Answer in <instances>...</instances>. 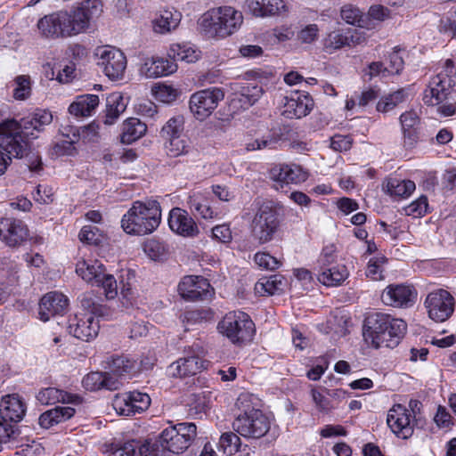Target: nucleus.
<instances>
[{
  "label": "nucleus",
  "mask_w": 456,
  "mask_h": 456,
  "mask_svg": "<svg viewBox=\"0 0 456 456\" xmlns=\"http://www.w3.org/2000/svg\"><path fill=\"white\" fill-rule=\"evenodd\" d=\"M52 122L53 115L45 110H37L20 121L4 120L0 122V147L10 156L24 159L30 171L38 172L42 169V159L31 141L38 138Z\"/></svg>",
  "instance_id": "1"
},
{
  "label": "nucleus",
  "mask_w": 456,
  "mask_h": 456,
  "mask_svg": "<svg viewBox=\"0 0 456 456\" xmlns=\"http://www.w3.org/2000/svg\"><path fill=\"white\" fill-rule=\"evenodd\" d=\"M102 12V2H81L76 8L45 15L38 20L37 28L47 38L71 37L86 32Z\"/></svg>",
  "instance_id": "2"
},
{
  "label": "nucleus",
  "mask_w": 456,
  "mask_h": 456,
  "mask_svg": "<svg viewBox=\"0 0 456 456\" xmlns=\"http://www.w3.org/2000/svg\"><path fill=\"white\" fill-rule=\"evenodd\" d=\"M406 330L407 324L403 320L387 314L373 313L365 319L363 336L366 340L370 339L376 348H394L404 337Z\"/></svg>",
  "instance_id": "3"
},
{
  "label": "nucleus",
  "mask_w": 456,
  "mask_h": 456,
  "mask_svg": "<svg viewBox=\"0 0 456 456\" xmlns=\"http://www.w3.org/2000/svg\"><path fill=\"white\" fill-rule=\"evenodd\" d=\"M242 23V13L232 6L212 8L198 20L200 33L210 38H225L235 33Z\"/></svg>",
  "instance_id": "4"
},
{
  "label": "nucleus",
  "mask_w": 456,
  "mask_h": 456,
  "mask_svg": "<svg viewBox=\"0 0 456 456\" xmlns=\"http://www.w3.org/2000/svg\"><path fill=\"white\" fill-rule=\"evenodd\" d=\"M160 220L161 210L157 201L152 200L148 203L136 201L124 215L121 226L128 234L142 236L150 234L156 230Z\"/></svg>",
  "instance_id": "5"
},
{
  "label": "nucleus",
  "mask_w": 456,
  "mask_h": 456,
  "mask_svg": "<svg viewBox=\"0 0 456 456\" xmlns=\"http://www.w3.org/2000/svg\"><path fill=\"white\" fill-rule=\"evenodd\" d=\"M255 204L256 211L250 225L251 233L259 243H267L279 230V214L273 201L256 200Z\"/></svg>",
  "instance_id": "6"
},
{
  "label": "nucleus",
  "mask_w": 456,
  "mask_h": 456,
  "mask_svg": "<svg viewBox=\"0 0 456 456\" xmlns=\"http://www.w3.org/2000/svg\"><path fill=\"white\" fill-rule=\"evenodd\" d=\"M456 76V69L452 60H446L444 71L435 76L429 82L428 88L424 91L423 102L427 105H438L444 100H448L453 93Z\"/></svg>",
  "instance_id": "7"
},
{
  "label": "nucleus",
  "mask_w": 456,
  "mask_h": 456,
  "mask_svg": "<svg viewBox=\"0 0 456 456\" xmlns=\"http://www.w3.org/2000/svg\"><path fill=\"white\" fill-rule=\"evenodd\" d=\"M222 334L232 343L241 344L252 340L255 324L249 315L243 312H230L218 324Z\"/></svg>",
  "instance_id": "8"
},
{
  "label": "nucleus",
  "mask_w": 456,
  "mask_h": 456,
  "mask_svg": "<svg viewBox=\"0 0 456 456\" xmlns=\"http://www.w3.org/2000/svg\"><path fill=\"white\" fill-rule=\"evenodd\" d=\"M184 355L170 364L168 370L173 377L193 376L207 368L208 362L203 359L206 350L200 342H194L185 348Z\"/></svg>",
  "instance_id": "9"
},
{
  "label": "nucleus",
  "mask_w": 456,
  "mask_h": 456,
  "mask_svg": "<svg viewBox=\"0 0 456 456\" xmlns=\"http://www.w3.org/2000/svg\"><path fill=\"white\" fill-rule=\"evenodd\" d=\"M232 428L246 438L258 439L269 431L270 421L260 410L251 409L234 419Z\"/></svg>",
  "instance_id": "10"
},
{
  "label": "nucleus",
  "mask_w": 456,
  "mask_h": 456,
  "mask_svg": "<svg viewBox=\"0 0 456 456\" xmlns=\"http://www.w3.org/2000/svg\"><path fill=\"white\" fill-rule=\"evenodd\" d=\"M224 98V93L220 88L200 90L191 96L190 110L196 118L203 120L210 116Z\"/></svg>",
  "instance_id": "11"
},
{
  "label": "nucleus",
  "mask_w": 456,
  "mask_h": 456,
  "mask_svg": "<svg viewBox=\"0 0 456 456\" xmlns=\"http://www.w3.org/2000/svg\"><path fill=\"white\" fill-rule=\"evenodd\" d=\"M455 301L453 297L445 289H437L430 292L425 301L428 316L438 322L446 321L454 311Z\"/></svg>",
  "instance_id": "12"
},
{
  "label": "nucleus",
  "mask_w": 456,
  "mask_h": 456,
  "mask_svg": "<svg viewBox=\"0 0 456 456\" xmlns=\"http://www.w3.org/2000/svg\"><path fill=\"white\" fill-rule=\"evenodd\" d=\"M98 65L110 80L121 79L126 68L125 54L115 47H102L97 50Z\"/></svg>",
  "instance_id": "13"
},
{
  "label": "nucleus",
  "mask_w": 456,
  "mask_h": 456,
  "mask_svg": "<svg viewBox=\"0 0 456 456\" xmlns=\"http://www.w3.org/2000/svg\"><path fill=\"white\" fill-rule=\"evenodd\" d=\"M29 232L23 221L13 217L0 218V240L10 248H18L28 240Z\"/></svg>",
  "instance_id": "14"
},
{
  "label": "nucleus",
  "mask_w": 456,
  "mask_h": 456,
  "mask_svg": "<svg viewBox=\"0 0 456 456\" xmlns=\"http://www.w3.org/2000/svg\"><path fill=\"white\" fill-rule=\"evenodd\" d=\"M178 292L187 300H208L214 290L208 281L201 276H185L178 285Z\"/></svg>",
  "instance_id": "15"
},
{
  "label": "nucleus",
  "mask_w": 456,
  "mask_h": 456,
  "mask_svg": "<svg viewBox=\"0 0 456 456\" xmlns=\"http://www.w3.org/2000/svg\"><path fill=\"white\" fill-rule=\"evenodd\" d=\"M68 331L75 338L83 341L94 338L99 332L100 325L92 314L79 313L69 320Z\"/></svg>",
  "instance_id": "16"
},
{
  "label": "nucleus",
  "mask_w": 456,
  "mask_h": 456,
  "mask_svg": "<svg viewBox=\"0 0 456 456\" xmlns=\"http://www.w3.org/2000/svg\"><path fill=\"white\" fill-rule=\"evenodd\" d=\"M391 430L400 438L407 439L413 434V422L408 409L401 404L395 405L389 410L387 419Z\"/></svg>",
  "instance_id": "17"
},
{
  "label": "nucleus",
  "mask_w": 456,
  "mask_h": 456,
  "mask_svg": "<svg viewBox=\"0 0 456 456\" xmlns=\"http://www.w3.org/2000/svg\"><path fill=\"white\" fill-rule=\"evenodd\" d=\"M416 296V290L411 286L392 284L383 290L381 300L387 305L407 307L413 303Z\"/></svg>",
  "instance_id": "18"
},
{
  "label": "nucleus",
  "mask_w": 456,
  "mask_h": 456,
  "mask_svg": "<svg viewBox=\"0 0 456 456\" xmlns=\"http://www.w3.org/2000/svg\"><path fill=\"white\" fill-rule=\"evenodd\" d=\"M69 300L60 292L45 294L39 303V316L43 322H47L55 315L63 314L68 307Z\"/></svg>",
  "instance_id": "19"
},
{
  "label": "nucleus",
  "mask_w": 456,
  "mask_h": 456,
  "mask_svg": "<svg viewBox=\"0 0 456 456\" xmlns=\"http://www.w3.org/2000/svg\"><path fill=\"white\" fill-rule=\"evenodd\" d=\"M284 110L282 114L289 118H301L310 113L314 102L308 94L298 92L292 93L285 97Z\"/></svg>",
  "instance_id": "20"
},
{
  "label": "nucleus",
  "mask_w": 456,
  "mask_h": 456,
  "mask_svg": "<svg viewBox=\"0 0 456 456\" xmlns=\"http://www.w3.org/2000/svg\"><path fill=\"white\" fill-rule=\"evenodd\" d=\"M168 224L170 229L184 237H193L199 233V228L189 214L179 208L170 211Z\"/></svg>",
  "instance_id": "21"
},
{
  "label": "nucleus",
  "mask_w": 456,
  "mask_h": 456,
  "mask_svg": "<svg viewBox=\"0 0 456 456\" xmlns=\"http://www.w3.org/2000/svg\"><path fill=\"white\" fill-rule=\"evenodd\" d=\"M270 178L282 186L284 183L305 182L307 178V174L297 165L279 164L271 168Z\"/></svg>",
  "instance_id": "22"
},
{
  "label": "nucleus",
  "mask_w": 456,
  "mask_h": 456,
  "mask_svg": "<svg viewBox=\"0 0 456 456\" xmlns=\"http://www.w3.org/2000/svg\"><path fill=\"white\" fill-rule=\"evenodd\" d=\"M177 69V65L171 59L151 57L145 60L142 65L141 72L146 77L154 78L167 76Z\"/></svg>",
  "instance_id": "23"
},
{
  "label": "nucleus",
  "mask_w": 456,
  "mask_h": 456,
  "mask_svg": "<svg viewBox=\"0 0 456 456\" xmlns=\"http://www.w3.org/2000/svg\"><path fill=\"white\" fill-rule=\"evenodd\" d=\"M24 403L18 395H7L0 404V416L17 425L25 415Z\"/></svg>",
  "instance_id": "24"
},
{
  "label": "nucleus",
  "mask_w": 456,
  "mask_h": 456,
  "mask_svg": "<svg viewBox=\"0 0 456 456\" xmlns=\"http://www.w3.org/2000/svg\"><path fill=\"white\" fill-rule=\"evenodd\" d=\"M159 443L164 447L166 452L181 453L186 450L191 442L182 438L179 432H176L175 428H165L159 436Z\"/></svg>",
  "instance_id": "25"
},
{
  "label": "nucleus",
  "mask_w": 456,
  "mask_h": 456,
  "mask_svg": "<svg viewBox=\"0 0 456 456\" xmlns=\"http://www.w3.org/2000/svg\"><path fill=\"white\" fill-rule=\"evenodd\" d=\"M105 272V267L99 260H82L77 264L76 273L86 282L94 285Z\"/></svg>",
  "instance_id": "26"
},
{
  "label": "nucleus",
  "mask_w": 456,
  "mask_h": 456,
  "mask_svg": "<svg viewBox=\"0 0 456 456\" xmlns=\"http://www.w3.org/2000/svg\"><path fill=\"white\" fill-rule=\"evenodd\" d=\"M167 56L175 63L177 61L194 63L201 56V52L189 44H173L167 51Z\"/></svg>",
  "instance_id": "27"
},
{
  "label": "nucleus",
  "mask_w": 456,
  "mask_h": 456,
  "mask_svg": "<svg viewBox=\"0 0 456 456\" xmlns=\"http://www.w3.org/2000/svg\"><path fill=\"white\" fill-rule=\"evenodd\" d=\"M75 413V409L69 406L55 407L42 413L39 417V425L44 428L69 419Z\"/></svg>",
  "instance_id": "28"
},
{
  "label": "nucleus",
  "mask_w": 456,
  "mask_h": 456,
  "mask_svg": "<svg viewBox=\"0 0 456 456\" xmlns=\"http://www.w3.org/2000/svg\"><path fill=\"white\" fill-rule=\"evenodd\" d=\"M248 8L254 16L261 18L282 15L289 11L285 2H249Z\"/></svg>",
  "instance_id": "29"
},
{
  "label": "nucleus",
  "mask_w": 456,
  "mask_h": 456,
  "mask_svg": "<svg viewBox=\"0 0 456 456\" xmlns=\"http://www.w3.org/2000/svg\"><path fill=\"white\" fill-rule=\"evenodd\" d=\"M99 105V97L95 94H83L76 98V101L72 102L69 107L70 114L77 117H87Z\"/></svg>",
  "instance_id": "30"
},
{
  "label": "nucleus",
  "mask_w": 456,
  "mask_h": 456,
  "mask_svg": "<svg viewBox=\"0 0 456 456\" xmlns=\"http://www.w3.org/2000/svg\"><path fill=\"white\" fill-rule=\"evenodd\" d=\"M318 281L325 286H338L347 277V268L343 265H332L323 270H318Z\"/></svg>",
  "instance_id": "31"
},
{
  "label": "nucleus",
  "mask_w": 456,
  "mask_h": 456,
  "mask_svg": "<svg viewBox=\"0 0 456 456\" xmlns=\"http://www.w3.org/2000/svg\"><path fill=\"white\" fill-rule=\"evenodd\" d=\"M147 130L144 123L136 118L126 119L122 126L120 140L122 143L130 144L142 137Z\"/></svg>",
  "instance_id": "32"
},
{
  "label": "nucleus",
  "mask_w": 456,
  "mask_h": 456,
  "mask_svg": "<svg viewBox=\"0 0 456 456\" xmlns=\"http://www.w3.org/2000/svg\"><path fill=\"white\" fill-rule=\"evenodd\" d=\"M126 104L125 103L124 97L119 93L110 94L106 98V110L104 124L112 125L125 111Z\"/></svg>",
  "instance_id": "33"
},
{
  "label": "nucleus",
  "mask_w": 456,
  "mask_h": 456,
  "mask_svg": "<svg viewBox=\"0 0 456 456\" xmlns=\"http://www.w3.org/2000/svg\"><path fill=\"white\" fill-rule=\"evenodd\" d=\"M73 395L56 387L41 389L37 395V400L43 405L54 404L56 403H69Z\"/></svg>",
  "instance_id": "34"
},
{
  "label": "nucleus",
  "mask_w": 456,
  "mask_h": 456,
  "mask_svg": "<svg viewBox=\"0 0 456 456\" xmlns=\"http://www.w3.org/2000/svg\"><path fill=\"white\" fill-rule=\"evenodd\" d=\"M387 191L395 197L406 198L415 190V183L411 180L390 178L387 183Z\"/></svg>",
  "instance_id": "35"
},
{
  "label": "nucleus",
  "mask_w": 456,
  "mask_h": 456,
  "mask_svg": "<svg viewBox=\"0 0 456 456\" xmlns=\"http://www.w3.org/2000/svg\"><path fill=\"white\" fill-rule=\"evenodd\" d=\"M180 13L165 10L154 21V30L158 33L168 32L177 27L180 20Z\"/></svg>",
  "instance_id": "36"
},
{
  "label": "nucleus",
  "mask_w": 456,
  "mask_h": 456,
  "mask_svg": "<svg viewBox=\"0 0 456 456\" xmlns=\"http://www.w3.org/2000/svg\"><path fill=\"white\" fill-rule=\"evenodd\" d=\"M137 365L136 360L123 355L112 357L111 361L109 362L110 372L118 377L131 373L137 368Z\"/></svg>",
  "instance_id": "37"
},
{
  "label": "nucleus",
  "mask_w": 456,
  "mask_h": 456,
  "mask_svg": "<svg viewBox=\"0 0 456 456\" xmlns=\"http://www.w3.org/2000/svg\"><path fill=\"white\" fill-rule=\"evenodd\" d=\"M408 96L404 88L398 89L397 91L381 98L377 103V110L379 112H388L395 108L399 103L403 102Z\"/></svg>",
  "instance_id": "38"
},
{
  "label": "nucleus",
  "mask_w": 456,
  "mask_h": 456,
  "mask_svg": "<svg viewBox=\"0 0 456 456\" xmlns=\"http://www.w3.org/2000/svg\"><path fill=\"white\" fill-rule=\"evenodd\" d=\"M351 40L352 38L343 35L339 30L331 31L323 39V50L332 53L346 45H350Z\"/></svg>",
  "instance_id": "39"
},
{
  "label": "nucleus",
  "mask_w": 456,
  "mask_h": 456,
  "mask_svg": "<svg viewBox=\"0 0 456 456\" xmlns=\"http://www.w3.org/2000/svg\"><path fill=\"white\" fill-rule=\"evenodd\" d=\"M340 15L343 20L347 24L358 26L360 28L367 27L368 18L362 12L354 7L352 4H346L341 8Z\"/></svg>",
  "instance_id": "40"
},
{
  "label": "nucleus",
  "mask_w": 456,
  "mask_h": 456,
  "mask_svg": "<svg viewBox=\"0 0 456 456\" xmlns=\"http://www.w3.org/2000/svg\"><path fill=\"white\" fill-rule=\"evenodd\" d=\"M184 130V119L183 116H175L169 118L163 126L160 134L164 139L183 135Z\"/></svg>",
  "instance_id": "41"
},
{
  "label": "nucleus",
  "mask_w": 456,
  "mask_h": 456,
  "mask_svg": "<svg viewBox=\"0 0 456 456\" xmlns=\"http://www.w3.org/2000/svg\"><path fill=\"white\" fill-rule=\"evenodd\" d=\"M166 142V150L167 154L170 157H179L181 155H184L188 152V142L185 136L178 135L175 137H171L168 139H165Z\"/></svg>",
  "instance_id": "42"
},
{
  "label": "nucleus",
  "mask_w": 456,
  "mask_h": 456,
  "mask_svg": "<svg viewBox=\"0 0 456 456\" xmlns=\"http://www.w3.org/2000/svg\"><path fill=\"white\" fill-rule=\"evenodd\" d=\"M282 277L280 275H272L265 281H258L255 289L258 293H266L267 295H273L281 290Z\"/></svg>",
  "instance_id": "43"
},
{
  "label": "nucleus",
  "mask_w": 456,
  "mask_h": 456,
  "mask_svg": "<svg viewBox=\"0 0 456 456\" xmlns=\"http://www.w3.org/2000/svg\"><path fill=\"white\" fill-rule=\"evenodd\" d=\"M190 209L201 217L213 218L214 210L208 205L207 201L200 197L191 196L188 200Z\"/></svg>",
  "instance_id": "44"
},
{
  "label": "nucleus",
  "mask_w": 456,
  "mask_h": 456,
  "mask_svg": "<svg viewBox=\"0 0 456 456\" xmlns=\"http://www.w3.org/2000/svg\"><path fill=\"white\" fill-rule=\"evenodd\" d=\"M15 88L13 97L16 100H26L31 94L30 78L28 76L20 75L14 78Z\"/></svg>",
  "instance_id": "45"
},
{
  "label": "nucleus",
  "mask_w": 456,
  "mask_h": 456,
  "mask_svg": "<svg viewBox=\"0 0 456 456\" xmlns=\"http://www.w3.org/2000/svg\"><path fill=\"white\" fill-rule=\"evenodd\" d=\"M240 445V437L232 432H227L221 436L219 446L226 455H232L239 450Z\"/></svg>",
  "instance_id": "46"
},
{
  "label": "nucleus",
  "mask_w": 456,
  "mask_h": 456,
  "mask_svg": "<svg viewBox=\"0 0 456 456\" xmlns=\"http://www.w3.org/2000/svg\"><path fill=\"white\" fill-rule=\"evenodd\" d=\"M129 401L133 405L134 414L141 413L147 410L151 404V398L147 394L138 391L126 393Z\"/></svg>",
  "instance_id": "47"
},
{
  "label": "nucleus",
  "mask_w": 456,
  "mask_h": 456,
  "mask_svg": "<svg viewBox=\"0 0 456 456\" xmlns=\"http://www.w3.org/2000/svg\"><path fill=\"white\" fill-rule=\"evenodd\" d=\"M138 454L139 456H167V452L159 441L150 442L140 444L138 442Z\"/></svg>",
  "instance_id": "48"
},
{
  "label": "nucleus",
  "mask_w": 456,
  "mask_h": 456,
  "mask_svg": "<svg viewBox=\"0 0 456 456\" xmlns=\"http://www.w3.org/2000/svg\"><path fill=\"white\" fill-rule=\"evenodd\" d=\"M337 257V248L334 244H329L323 247L318 258L319 270L332 266V265L336 263Z\"/></svg>",
  "instance_id": "49"
},
{
  "label": "nucleus",
  "mask_w": 456,
  "mask_h": 456,
  "mask_svg": "<svg viewBox=\"0 0 456 456\" xmlns=\"http://www.w3.org/2000/svg\"><path fill=\"white\" fill-rule=\"evenodd\" d=\"M112 405L115 411L119 415L132 416L134 415V411L132 403L129 401V396L126 393L117 395L113 400Z\"/></svg>",
  "instance_id": "50"
},
{
  "label": "nucleus",
  "mask_w": 456,
  "mask_h": 456,
  "mask_svg": "<svg viewBox=\"0 0 456 456\" xmlns=\"http://www.w3.org/2000/svg\"><path fill=\"white\" fill-rule=\"evenodd\" d=\"M153 92L159 101L166 103L175 101L180 94V92L176 88L167 85L155 86Z\"/></svg>",
  "instance_id": "51"
},
{
  "label": "nucleus",
  "mask_w": 456,
  "mask_h": 456,
  "mask_svg": "<svg viewBox=\"0 0 456 456\" xmlns=\"http://www.w3.org/2000/svg\"><path fill=\"white\" fill-rule=\"evenodd\" d=\"M94 285L102 287L104 289L107 298H114L118 294V286L115 278L111 274H106L105 272L100 281H96Z\"/></svg>",
  "instance_id": "52"
},
{
  "label": "nucleus",
  "mask_w": 456,
  "mask_h": 456,
  "mask_svg": "<svg viewBox=\"0 0 456 456\" xmlns=\"http://www.w3.org/2000/svg\"><path fill=\"white\" fill-rule=\"evenodd\" d=\"M311 396L317 410L323 413H329L336 406L332 404L329 398L324 396L320 391L315 388L311 389Z\"/></svg>",
  "instance_id": "53"
},
{
  "label": "nucleus",
  "mask_w": 456,
  "mask_h": 456,
  "mask_svg": "<svg viewBox=\"0 0 456 456\" xmlns=\"http://www.w3.org/2000/svg\"><path fill=\"white\" fill-rule=\"evenodd\" d=\"M104 373L99 371H94L87 374L83 379V386L86 389L94 391L102 388L104 383Z\"/></svg>",
  "instance_id": "54"
},
{
  "label": "nucleus",
  "mask_w": 456,
  "mask_h": 456,
  "mask_svg": "<svg viewBox=\"0 0 456 456\" xmlns=\"http://www.w3.org/2000/svg\"><path fill=\"white\" fill-rule=\"evenodd\" d=\"M319 37V28L316 24H309L298 31L297 39L301 44H312Z\"/></svg>",
  "instance_id": "55"
},
{
  "label": "nucleus",
  "mask_w": 456,
  "mask_h": 456,
  "mask_svg": "<svg viewBox=\"0 0 456 456\" xmlns=\"http://www.w3.org/2000/svg\"><path fill=\"white\" fill-rule=\"evenodd\" d=\"M137 447L138 442L134 440L118 444L112 449L110 456H136Z\"/></svg>",
  "instance_id": "56"
},
{
  "label": "nucleus",
  "mask_w": 456,
  "mask_h": 456,
  "mask_svg": "<svg viewBox=\"0 0 456 456\" xmlns=\"http://www.w3.org/2000/svg\"><path fill=\"white\" fill-rule=\"evenodd\" d=\"M254 259L256 265L267 270H275L281 265L277 258L265 252L256 253Z\"/></svg>",
  "instance_id": "57"
},
{
  "label": "nucleus",
  "mask_w": 456,
  "mask_h": 456,
  "mask_svg": "<svg viewBox=\"0 0 456 456\" xmlns=\"http://www.w3.org/2000/svg\"><path fill=\"white\" fill-rule=\"evenodd\" d=\"M401 50L402 49L399 46H395L388 56L389 67L387 69L389 74H399L403 69L404 61L403 57L400 55Z\"/></svg>",
  "instance_id": "58"
},
{
  "label": "nucleus",
  "mask_w": 456,
  "mask_h": 456,
  "mask_svg": "<svg viewBox=\"0 0 456 456\" xmlns=\"http://www.w3.org/2000/svg\"><path fill=\"white\" fill-rule=\"evenodd\" d=\"M171 428H175L176 432H179V436L182 438L190 441L191 443L197 436V427L192 422L178 423L177 425L172 426Z\"/></svg>",
  "instance_id": "59"
},
{
  "label": "nucleus",
  "mask_w": 456,
  "mask_h": 456,
  "mask_svg": "<svg viewBox=\"0 0 456 456\" xmlns=\"http://www.w3.org/2000/svg\"><path fill=\"white\" fill-rule=\"evenodd\" d=\"M400 122L403 130L417 129L419 124V118L415 111L410 110L400 116Z\"/></svg>",
  "instance_id": "60"
},
{
  "label": "nucleus",
  "mask_w": 456,
  "mask_h": 456,
  "mask_svg": "<svg viewBox=\"0 0 456 456\" xmlns=\"http://www.w3.org/2000/svg\"><path fill=\"white\" fill-rule=\"evenodd\" d=\"M352 142L353 141L348 135L335 134L331 137L330 147L338 151H348Z\"/></svg>",
  "instance_id": "61"
},
{
  "label": "nucleus",
  "mask_w": 456,
  "mask_h": 456,
  "mask_svg": "<svg viewBox=\"0 0 456 456\" xmlns=\"http://www.w3.org/2000/svg\"><path fill=\"white\" fill-rule=\"evenodd\" d=\"M75 139H71L69 141L62 140L56 142L53 147V154H55L56 156L71 155L75 151Z\"/></svg>",
  "instance_id": "62"
},
{
  "label": "nucleus",
  "mask_w": 456,
  "mask_h": 456,
  "mask_svg": "<svg viewBox=\"0 0 456 456\" xmlns=\"http://www.w3.org/2000/svg\"><path fill=\"white\" fill-rule=\"evenodd\" d=\"M35 200L43 204H49L53 200V188L39 184L36 189Z\"/></svg>",
  "instance_id": "63"
},
{
  "label": "nucleus",
  "mask_w": 456,
  "mask_h": 456,
  "mask_svg": "<svg viewBox=\"0 0 456 456\" xmlns=\"http://www.w3.org/2000/svg\"><path fill=\"white\" fill-rule=\"evenodd\" d=\"M98 229L92 225H85L79 232V240L88 244H97L99 241L96 232Z\"/></svg>",
  "instance_id": "64"
}]
</instances>
